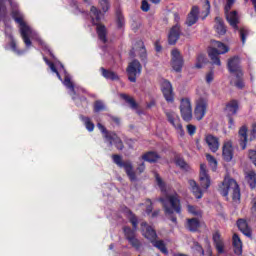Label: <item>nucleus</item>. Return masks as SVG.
<instances>
[{"mask_svg":"<svg viewBox=\"0 0 256 256\" xmlns=\"http://www.w3.org/2000/svg\"><path fill=\"white\" fill-rule=\"evenodd\" d=\"M235 1L236 0H226V4L224 6V15L230 27H232L234 31H239L242 45H245L247 37H249V29L245 27L239 28V13L237 10L231 11V9H233V5H235Z\"/></svg>","mask_w":256,"mask_h":256,"instance_id":"1","label":"nucleus"},{"mask_svg":"<svg viewBox=\"0 0 256 256\" xmlns=\"http://www.w3.org/2000/svg\"><path fill=\"white\" fill-rule=\"evenodd\" d=\"M158 201L162 204L164 213L169 217L172 223L177 224V216L181 215V198L176 192L174 194H167L165 197H160ZM176 213V215H175Z\"/></svg>","mask_w":256,"mask_h":256,"instance_id":"2","label":"nucleus"},{"mask_svg":"<svg viewBox=\"0 0 256 256\" xmlns=\"http://www.w3.org/2000/svg\"><path fill=\"white\" fill-rule=\"evenodd\" d=\"M219 192L222 197H228L230 193L233 203L237 205L241 203V188L235 179L224 178Z\"/></svg>","mask_w":256,"mask_h":256,"instance_id":"3","label":"nucleus"},{"mask_svg":"<svg viewBox=\"0 0 256 256\" xmlns=\"http://www.w3.org/2000/svg\"><path fill=\"white\" fill-rule=\"evenodd\" d=\"M102 17L103 13H101V10L97 9V7L95 6H91L90 18L92 21V25L96 27L98 39L105 44L107 43V27L105 26V24L101 23Z\"/></svg>","mask_w":256,"mask_h":256,"instance_id":"4","label":"nucleus"},{"mask_svg":"<svg viewBox=\"0 0 256 256\" xmlns=\"http://www.w3.org/2000/svg\"><path fill=\"white\" fill-rule=\"evenodd\" d=\"M11 17L12 19H14L15 23L20 25V35L26 47H31V45H33V42H31V38H29V36L31 35V27H29L27 23H25L23 14H21V11H19V9H14L11 11Z\"/></svg>","mask_w":256,"mask_h":256,"instance_id":"5","label":"nucleus"},{"mask_svg":"<svg viewBox=\"0 0 256 256\" xmlns=\"http://www.w3.org/2000/svg\"><path fill=\"white\" fill-rule=\"evenodd\" d=\"M212 45L213 48H210L208 50V56L210 58V61L212 62V65H217L218 67H220L221 58H219V56L225 55V53H229V47H227V45L217 40H214L212 42Z\"/></svg>","mask_w":256,"mask_h":256,"instance_id":"6","label":"nucleus"},{"mask_svg":"<svg viewBox=\"0 0 256 256\" xmlns=\"http://www.w3.org/2000/svg\"><path fill=\"white\" fill-rule=\"evenodd\" d=\"M112 159L115 165L120 167V169H124L131 183L137 181V173H135V170L133 169V163H131L130 160L123 161V158L119 154H113Z\"/></svg>","mask_w":256,"mask_h":256,"instance_id":"7","label":"nucleus"},{"mask_svg":"<svg viewBox=\"0 0 256 256\" xmlns=\"http://www.w3.org/2000/svg\"><path fill=\"white\" fill-rule=\"evenodd\" d=\"M127 213L128 215H130L128 219L132 225V228L129 226H125L123 228V231L125 238L127 239V241H129L136 237L135 233L137 232V229L139 227V218H137V215H135V213H133V211H131L130 209H127Z\"/></svg>","mask_w":256,"mask_h":256,"instance_id":"8","label":"nucleus"},{"mask_svg":"<svg viewBox=\"0 0 256 256\" xmlns=\"http://www.w3.org/2000/svg\"><path fill=\"white\" fill-rule=\"evenodd\" d=\"M142 71L143 66L141 65V62L137 59L132 60L126 68V73L130 83H137V78L141 75Z\"/></svg>","mask_w":256,"mask_h":256,"instance_id":"9","label":"nucleus"},{"mask_svg":"<svg viewBox=\"0 0 256 256\" xmlns=\"http://www.w3.org/2000/svg\"><path fill=\"white\" fill-rule=\"evenodd\" d=\"M180 115L183 121L189 123L193 119V107L191 106V99L189 98H182L180 100Z\"/></svg>","mask_w":256,"mask_h":256,"instance_id":"10","label":"nucleus"},{"mask_svg":"<svg viewBox=\"0 0 256 256\" xmlns=\"http://www.w3.org/2000/svg\"><path fill=\"white\" fill-rule=\"evenodd\" d=\"M209 105V100L207 98L200 97L196 101V106L194 109V116L197 121H201L205 115H207V107Z\"/></svg>","mask_w":256,"mask_h":256,"instance_id":"11","label":"nucleus"},{"mask_svg":"<svg viewBox=\"0 0 256 256\" xmlns=\"http://www.w3.org/2000/svg\"><path fill=\"white\" fill-rule=\"evenodd\" d=\"M171 67L176 73H181L183 71V65L185 61L183 60V56L178 49H173L171 51Z\"/></svg>","mask_w":256,"mask_h":256,"instance_id":"12","label":"nucleus"},{"mask_svg":"<svg viewBox=\"0 0 256 256\" xmlns=\"http://www.w3.org/2000/svg\"><path fill=\"white\" fill-rule=\"evenodd\" d=\"M161 91L167 103L175 101V93H173V85L168 80H164L161 85Z\"/></svg>","mask_w":256,"mask_h":256,"instance_id":"13","label":"nucleus"},{"mask_svg":"<svg viewBox=\"0 0 256 256\" xmlns=\"http://www.w3.org/2000/svg\"><path fill=\"white\" fill-rule=\"evenodd\" d=\"M241 61L238 56H234L228 60V70L230 73H235L236 77H243V70H241Z\"/></svg>","mask_w":256,"mask_h":256,"instance_id":"14","label":"nucleus"},{"mask_svg":"<svg viewBox=\"0 0 256 256\" xmlns=\"http://www.w3.org/2000/svg\"><path fill=\"white\" fill-rule=\"evenodd\" d=\"M199 181L202 189H208L209 187H211V177L207 172V165L205 164L200 165Z\"/></svg>","mask_w":256,"mask_h":256,"instance_id":"15","label":"nucleus"},{"mask_svg":"<svg viewBox=\"0 0 256 256\" xmlns=\"http://www.w3.org/2000/svg\"><path fill=\"white\" fill-rule=\"evenodd\" d=\"M140 227L143 237H145V239H148L150 243L157 239V231H155L154 228L149 226L147 222H141Z\"/></svg>","mask_w":256,"mask_h":256,"instance_id":"16","label":"nucleus"},{"mask_svg":"<svg viewBox=\"0 0 256 256\" xmlns=\"http://www.w3.org/2000/svg\"><path fill=\"white\" fill-rule=\"evenodd\" d=\"M249 128L247 125H243L238 130V141L242 151L247 149V142L249 141Z\"/></svg>","mask_w":256,"mask_h":256,"instance_id":"17","label":"nucleus"},{"mask_svg":"<svg viewBox=\"0 0 256 256\" xmlns=\"http://www.w3.org/2000/svg\"><path fill=\"white\" fill-rule=\"evenodd\" d=\"M181 37V25L176 24L170 28L168 33V44L176 45Z\"/></svg>","mask_w":256,"mask_h":256,"instance_id":"18","label":"nucleus"},{"mask_svg":"<svg viewBox=\"0 0 256 256\" xmlns=\"http://www.w3.org/2000/svg\"><path fill=\"white\" fill-rule=\"evenodd\" d=\"M234 150L233 142L231 140L225 142L222 147V157L226 163H231L233 161Z\"/></svg>","mask_w":256,"mask_h":256,"instance_id":"19","label":"nucleus"},{"mask_svg":"<svg viewBox=\"0 0 256 256\" xmlns=\"http://www.w3.org/2000/svg\"><path fill=\"white\" fill-rule=\"evenodd\" d=\"M165 115L167 117L168 122L174 129L178 131H183V125H181V120L179 116L174 111H165Z\"/></svg>","mask_w":256,"mask_h":256,"instance_id":"20","label":"nucleus"},{"mask_svg":"<svg viewBox=\"0 0 256 256\" xmlns=\"http://www.w3.org/2000/svg\"><path fill=\"white\" fill-rule=\"evenodd\" d=\"M212 241L218 255H223V253H225V243L223 242V238H221V233H219V231L213 233Z\"/></svg>","mask_w":256,"mask_h":256,"instance_id":"21","label":"nucleus"},{"mask_svg":"<svg viewBox=\"0 0 256 256\" xmlns=\"http://www.w3.org/2000/svg\"><path fill=\"white\" fill-rule=\"evenodd\" d=\"M205 143L208 145V148L212 153H217L219 151L221 144L219 143V138L217 136H213V134L206 135Z\"/></svg>","mask_w":256,"mask_h":256,"instance_id":"22","label":"nucleus"},{"mask_svg":"<svg viewBox=\"0 0 256 256\" xmlns=\"http://www.w3.org/2000/svg\"><path fill=\"white\" fill-rule=\"evenodd\" d=\"M63 85L69 89L70 95L73 101H75V99L79 97V93L77 92L79 91V88H75V84L71 81V76H69V74L65 75Z\"/></svg>","mask_w":256,"mask_h":256,"instance_id":"23","label":"nucleus"},{"mask_svg":"<svg viewBox=\"0 0 256 256\" xmlns=\"http://www.w3.org/2000/svg\"><path fill=\"white\" fill-rule=\"evenodd\" d=\"M236 225L239 231H241V233H243L245 237H249V239L253 237V232L251 231V228L249 227L247 220L240 218L237 220Z\"/></svg>","mask_w":256,"mask_h":256,"instance_id":"24","label":"nucleus"},{"mask_svg":"<svg viewBox=\"0 0 256 256\" xmlns=\"http://www.w3.org/2000/svg\"><path fill=\"white\" fill-rule=\"evenodd\" d=\"M197 21H199V6H193L187 16L186 25L187 27H193Z\"/></svg>","mask_w":256,"mask_h":256,"instance_id":"25","label":"nucleus"},{"mask_svg":"<svg viewBox=\"0 0 256 256\" xmlns=\"http://www.w3.org/2000/svg\"><path fill=\"white\" fill-rule=\"evenodd\" d=\"M107 141L110 147H112L114 144L116 149H118V151H123V149H125V145H123V140H121V138L115 132L113 133L112 136L108 138Z\"/></svg>","mask_w":256,"mask_h":256,"instance_id":"26","label":"nucleus"},{"mask_svg":"<svg viewBox=\"0 0 256 256\" xmlns=\"http://www.w3.org/2000/svg\"><path fill=\"white\" fill-rule=\"evenodd\" d=\"M101 75L104 77V79H107L108 81H119V74L113 72L112 70L105 69L104 67L100 68Z\"/></svg>","mask_w":256,"mask_h":256,"instance_id":"27","label":"nucleus"},{"mask_svg":"<svg viewBox=\"0 0 256 256\" xmlns=\"http://www.w3.org/2000/svg\"><path fill=\"white\" fill-rule=\"evenodd\" d=\"M141 159L147 161V163H157L161 159V156L155 151H148L141 156Z\"/></svg>","mask_w":256,"mask_h":256,"instance_id":"28","label":"nucleus"},{"mask_svg":"<svg viewBox=\"0 0 256 256\" xmlns=\"http://www.w3.org/2000/svg\"><path fill=\"white\" fill-rule=\"evenodd\" d=\"M239 111V102L237 100H232L228 104H226L225 112L226 115H237Z\"/></svg>","mask_w":256,"mask_h":256,"instance_id":"29","label":"nucleus"},{"mask_svg":"<svg viewBox=\"0 0 256 256\" xmlns=\"http://www.w3.org/2000/svg\"><path fill=\"white\" fill-rule=\"evenodd\" d=\"M189 185L191 187V192L196 199H203V190L199 187V184L195 180H189Z\"/></svg>","mask_w":256,"mask_h":256,"instance_id":"30","label":"nucleus"},{"mask_svg":"<svg viewBox=\"0 0 256 256\" xmlns=\"http://www.w3.org/2000/svg\"><path fill=\"white\" fill-rule=\"evenodd\" d=\"M215 23L214 29L218 35H225L227 33V27H225V23L223 22V19L219 16L215 17Z\"/></svg>","mask_w":256,"mask_h":256,"instance_id":"31","label":"nucleus"},{"mask_svg":"<svg viewBox=\"0 0 256 256\" xmlns=\"http://www.w3.org/2000/svg\"><path fill=\"white\" fill-rule=\"evenodd\" d=\"M234 253L235 255H241L243 253V242H241V238L239 235L234 234L232 237Z\"/></svg>","mask_w":256,"mask_h":256,"instance_id":"32","label":"nucleus"},{"mask_svg":"<svg viewBox=\"0 0 256 256\" xmlns=\"http://www.w3.org/2000/svg\"><path fill=\"white\" fill-rule=\"evenodd\" d=\"M201 227V222L198 218H190L187 219V228L191 233H197L199 231V228Z\"/></svg>","mask_w":256,"mask_h":256,"instance_id":"33","label":"nucleus"},{"mask_svg":"<svg viewBox=\"0 0 256 256\" xmlns=\"http://www.w3.org/2000/svg\"><path fill=\"white\" fill-rule=\"evenodd\" d=\"M174 162L177 167L182 169V171H189V164L185 161V159H183V157H181V155H176L174 157Z\"/></svg>","mask_w":256,"mask_h":256,"instance_id":"34","label":"nucleus"},{"mask_svg":"<svg viewBox=\"0 0 256 256\" xmlns=\"http://www.w3.org/2000/svg\"><path fill=\"white\" fill-rule=\"evenodd\" d=\"M153 247H156V249H159L161 253L164 255H169V250H167V246L165 245V242L163 240H154L151 242Z\"/></svg>","mask_w":256,"mask_h":256,"instance_id":"35","label":"nucleus"},{"mask_svg":"<svg viewBox=\"0 0 256 256\" xmlns=\"http://www.w3.org/2000/svg\"><path fill=\"white\" fill-rule=\"evenodd\" d=\"M80 120L84 122V125L89 133H92V131L95 130V124L91 121V118L80 115Z\"/></svg>","mask_w":256,"mask_h":256,"instance_id":"36","label":"nucleus"},{"mask_svg":"<svg viewBox=\"0 0 256 256\" xmlns=\"http://www.w3.org/2000/svg\"><path fill=\"white\" fill-rule=\"evenodd\" d=\"M246 181L251 189L256 187V173L255 171H250L246 174Z\"/></svg>","mask_w":256,"mask_h":256,"instance_id":"37","label":"nucleus"},{"mask_svg":"<svg viewBox=\"0 0 256 256\" xmlns=\"http://www.w3.org/2000/svg\"><path fill=\"white\" fill-rule=\"evenodd\" d=\"M121 99L129 103L131 109H137L139 107V104L135 101V99L127 94H120Z\"/></svg>","mask_w":256,"mask_h":256,"instance_id":"38","label":"nucleus"},{"mask_svg":"<svg viewBox=\"0 0 256 256\" xmlns=\"http://www.w3.org/2000/svg\"><path fill=\"white\" fill-rule=\"evenodd\" d=\"M155 180L161 193H167V184L163 181L159 173H155Z\"/></svg>","mask_w":256,"mask_h":256,"instance_id":"39","label":"nucleus"},{"mask_svg":"<svg viewBox=\"0 0 256 256\" xmlns=\"http://www.w3.org/2000/svg\"><path fill=\"white\" fill-rule=\"evenodd\" d=\"M97 127L101 131V133H103L104 138L106 139V141H108L109 138L115 133L113 131L107 130V128L103 124H101V123H98Z\"/></svg>","mask_w":256,"mask_h":256,"instance_id":"40","label":"nucleus"},{"mask_svg":"<svg viewBox=\"0 0 256 256\" xmlns=\"http://www.w3.org/2000/svg\"><path fill=\"white\" fill-rule=\"evenodd\" d=\"M116 18H117L116 23H117L118 29H123V27H125V17L121 12L117 11Z\"/></svg>","mask_w":256,"mask_h":256,"instance_id":"41","label":"nucleus"},{"mask_svg":"<svg viewBox=\"0 0 256 256\" xmlns=\"http://www.w3.org/2000/svg\"><path fill=\"white\" fill-rule=\"evenodd\" d=\"M93 111L94 113H101V111H105V104H103V101L96 100L94 102Z\"/></svg>","mask_w":256,"mask_h":256,"instance_id":"42","label":"nucleus"},{"mask_svg":"<svg viewBox=\"0 0 256 256\" xmlns=\"http://www.w3.org/2000/svg\"><path fill=\"white\" fill-rule=\"evenodd\" d=\"M196 61V68L201 69L203 67V63H206L207 58L205 57V54H199Z\"/></svg>","mask_w":256,"mask_h":256,"instance_id":"43","label":"nucleus"},{"mask_svg":"<svg viewBox=\"0 0 256 256\" xmlns=\"http://www.w3.org/2000/svg\"><path fill=\"white\" fill-rule=\"evenodd\" d=\"M99 5L103 13H107V11L111 9V4L109 3V0H100Z\"/></svg>","mask_w":256,"mask_h":256,"instance_id":"44","label":"nucleus"},{"mask_svg":"<svg viewBox=\"0 0 256 256\" xmlns=\"http://www.w3.org/2000/svg\"><path fill=\"white\" fill-rule=\"evenodd\" d=\"M10 49L17 55H23V50L17 49V42H15V39L13 38L10 41Z\"/></svg>","mask_w":256,"mask_h":256,"instance_id":"45","label":"nucleus"},{"mask_svg":"<svg viewBox=\"0 0 256 256\" xmlns=\"http://www.w3.org/2000/svg\"><path fill=\"white\" fill-rule=\"evenodd\" d=\"M187 209H188V213H190L191 215H194L195 217H199L201 215L200 210H197V207L193 205L188 204Z\"/></svg>","mask_w":256,"mask_h":256,"instance_id":"46","label":"nucleus"},{"mask_svg":"<svg viewBox=\"0 0 256 256\" xmlns=\"http://www.w3.org/2000/svg\"><path fill=\"white\" fill-rule=\"evenodd\" d=\"M128 242L130 243V245L134 247V249H141V241L137 239V236L134 238H131L130 240H128Z\"/></svg>","mask_w":256,"mask_h":256,"instance_id":"47","label":"nucleus"},{"mask_svg":"<svg viewBox=\"0 0 256 256\" xmlns=\"http://www.w3.org/2000/svg\"><path fill=\"white\" fill-rule=\"evenodd\" d=\"M206 160L208 161L209 165L212 167L217 168V159L213 157L211 154H206Z\"/></svg>","mask_w":256,"mask_h":256,"instance_id":"48","label":"nucleus"},{"mask_svg":"<svg viewBox=\"0 0 256 256\" xmlns=\"http://www.w3.org/2000/svg\"><path fill=\"white\" fill-rule=\"evenodd\" d=\"M248 158L252 161L253 165L256 167V150H249L248 151Z\"/></svg>","mask_w":256,"mask_h":256,"instance_id":"49","label":"nucleus"},{"mask_svg":"<svg viewBox=\"0 0 256 256\" xmlns=\"http://www.w3.org/2000/svg\"><path fill=\"white\" fill-rule=\"evenodd\" d=\"M237 81L235 82V87H237V89H243V87H245V82H243V76L240 77H236Z\"/></svg>","mask_w":256,"mask_h":256,"instance_id":"50","label":"nucleus"},{"mask_svg":"<svg viewBox=\"0 0 256 256\" xmlns=\"http://www.w3.org/2000/svg\"><path fill=\"white\" fill-rule=\"evenodd\" d=\"M150 9L151 5H149V2L147 0H143L141 4V10L144 11V13H147Z\"/></svg>","mask_w":256,"mask_h":256,"instance_id":"51","label":"nucleus"},{"mask_svg":"<svg viewBox=\"0 0 256 256\" xmlns=\"http://www.w3.org/2000/svg\"><path fill=\"white\" fill-rule=\"evenodd\" d=\"M187 132H188V135L193 136L197 132V127L193 124H189L187 125Z\"/></svg>","mask_w":256,"mask_h":256,"instance_id":"52","label":"nucleus"},{"mask_svg":"<svg viewBox=\"0 0 256 256\" xmlns=\"http://www.w3.org/2000/svg\"><path fill=\"white\" fill-rule=\"evenodd\" d=\"M146 202L149 203V205L146 207V215H151L153 213V202L151 199H146Z\"/></svg>","mask_w":256,"mask_h":256,"instance_id":"53","label":"nucleus"},{"mask_svg":"<svg viewBox=\"0 0 256 256\" xmlns=\"http://www.w3.org/2000/svg\"><path fill=\"white\" fill-rule=\"evenodd\" d=\"M141 50H142V53L140 54V59L141 61L147 62V50L145 49V45H143V42H142Z\"/></svg>","mask_w":256,"mask_h":256,"instance_id":"54","label":"nucleus"},{"mask_svg":"<svg viewBox=\"0 0 256 256\" xmlns=\"http://www.w3.org/2000/svg\"><path fill=\"white\" fill-rule=\"evenodd\" d=\"M256 139V123L252 124V129L250 131V141H255Z\"/></svg>","mask_w":256,"mask_h":256,"instance_id":"55","label":"nucleus"},{"mask_svg":"<svg viewBox=\"0 0 256 256\" xmlns=\"http://www.w3.org/2000/svg\"><path fill=\"white\" fill-rule=\"evenodd\" d=\"M195 250L200 253L201 255H205V250L203 249V246L199 244V242L194 243Z\"/></svg>","mask_w":256,"mask_h":256,"instance_id":"56","label":"nucleus"},{"mask_svg":"<svg viewBox=\"0 0 256 256\" xmlns=\"http://www.w3.org/2000/svg\"><path fill=\"white\" fill-rule=\"evenodd\" d=\"M45 62L47 63V65H49L53 73H57L58 70H57V67L55 66V63L49 61L47 58H45Z\"/></svg>","mask_w":256,"mask_h":256,"instance_id":"57","label":"nucleus"},{"mask_svg":"<svg viewBox=\"0 0 256 256\" xmlns=\"http://www.w3.org/2000/svg\"><path fill=\"white\" fill-rule=\"evenodd\" d=\"M145 162H142L140 164H138V167L136 168V171L139 173V175H141V173H145Z\"/></svg>","mask_w":256,"mask_h":256,"instance_id":"58","label":"nucleus"},{"mask_svg":"<svg viewBox=\"0 0 256 256\" xmlns=\"http://www.w3.org/2000/svg\"><path fill=\"white\" fill-rule=\"evenodd\" d=\"M214 79V73L213 71H210L206 74V83H211Z\"/></svg>","mask_w":256,"mask_h":256,"instance_id":"59","label":"nucleus"},{"mask_svg":"<svg viewBox=\"0 0 256 256\" xmlns=\"http://www.w3.org/2000/svg\"><path fill=\"white\" fill-rule=\"evenodd\" d=\"M227 117H228L229 129H233V127H235V120L233 119V116H231V115H227Z\"/></svg>","mask_w":256,"mask_h":256,"instance_id":"60","label":"nucleus"},{"mask_svg":"<svg viewBox=\"0 0 256 256\" xmlns=\"http://www.w3.org/2000/svg\"><path fill=\"white\" fill-rule=\"evenodd\" d=\"M154 45H155V51H156L157 53H161V51L163 50V47L161 46V44L159 43V41H156V42L154 43Z\"/></svg>","mask_w":256,"mask_h":256,"instance_id":"61","label":"nucleus"},{"mask_svg":"<svg viewBox=\"0 0 256 256\" xmlns=\"http://www.w3.org/2000/svg\"><path fill=\"white\" fill-rule=\"evenodd\" d=\"M111 121H113V123H115L116 125H121V119L117 116H111L110 117Z\"/></svg>","mask_w":256,"mask_h":256,"instance_id":"62","label":"nucleus"},{"mask_svg":"<svg viewBox=\"0 0 256 256\" xmlns=\"http://www.w3.org/2000/svg\"><path fill=\"white\" fill-rule=\"evenodd\" d=\"M204 255L213 256V251L211 250V246H208V248L206 249V252H204Z\"/></svg>","mask_w":256,"mask_h":256,"instance_id":"63","label":"nucleus"},{"mask_svg":"<svg viewBox=\"0 0 256 256\" xmlns=\"http://www.w3.org/2000/svg\"><path fill=\"white\" fill-rule=\"evenodd\" d=\"M251 211L254 217H256V202H254V204L252 205Z\"/></svg>","mask_w":256,"mask_h":256,"instance_id":"64","label":"nucleus"}]
</instances>
